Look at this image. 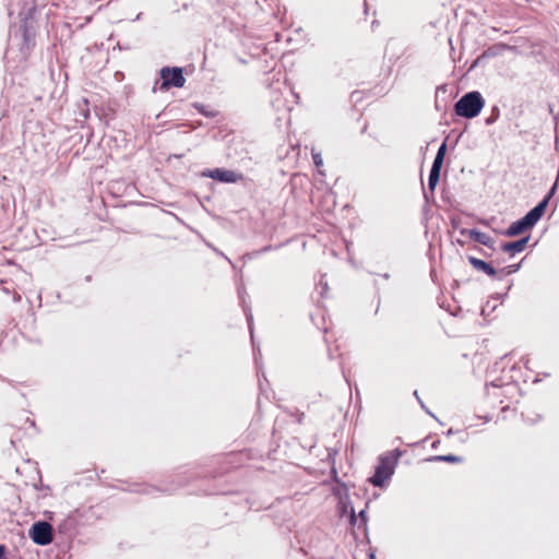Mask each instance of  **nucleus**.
Instances as JSON below:
<instances>
[{
	"label": "nucleus",
	"instance_id": "27",
	"mask_svg": "<svg viewBox=\"0 0 559 559\" xmlns=\"http://www.w3.org/2000/svg\"><path fill=\"white\" fill-rule=\"evenodd\" d=\"M331 474H332V478L337 483L340 484L342 487H344L346 489V485L345 483H342L338 477H337V471L335 468H332L331 471Z\"/></svg>",
	"mask_w": 559,
	"mask_h": 559
},
{
	"label": "nucleus",
	"instance_id": "26",
	"mask_svg": "<svg viewBox=\"0 0 559 559\" xmlns=\"http://www.w3.org/2000/svg\"><path fill=\"white\" fill-rule=\"evenodd\" d=\"M495 309H496V306H492L489 309V302H486V305L481 307V316L486 317L490 312H492Z\"/></svg>",
	"mask_w": 559,
	"mask_h": 559
},
{
	"label": "nucleus",
	"instance_id": "43",
	"mask_svg": "<svg viewBox=\"0 0 559 559\" xmlns=\"http://www.w3.org/2000/svg\"><path fill=\"white\" fill-rule=\"evenodd\" d=\"M456 242L460 245V246H464V241L461 240V239H457Z\"/></svg>",
	"mask_w": 559,
	"mask_h": 559
},
{
	"label": "nucleus",
	"instance_id": "20",
	"mask_svg": "<svg viewBox=\"0 0 559 559\" xmlns=\"http://www.w3.org/2000/svg\"><path fill=\"white\" fill-rule=\"evenodd\" d=\"M549 197H543V199L533 207V210L539 217L544 216L549 205Z\"/></svg>",
	"mask_w": 559,
	"mask_h": 559
},
{
	"label": "nucleus",
	"instance_id": "6",
	"mask_svg": "<svg viewBox=\"0 0 559 559\" xmlns=\"http://www.w3.org/2000/svg\"><path fill=\"white\" fill-rule=\"evenodd\" d=\"M202 176L223 183H236L243 177L241 173L218 167L213 169H205L202 173Z\"/></svg>",
	"mask_w": 559,
	"mask_h": 559
},
{
	"label": "nucleus",
	"instance_id": "21",
	"mask_svg": "<svg viewBox=\"0 0 559 559\" xmlns=\"http://www.w3.org/2000/svg\"><path fill=\"white\" fill-rule=\"evenodd\" d=\"M549 197H543V199L533 207V210L539 217L544 216L549 205Z\"/></svg>",
	"mask_w": 559,
	"mask_h": 559
},
{
	"label": "nucleus",
	"instance_id": "36",
	"mask_svg": "<svg viewBox=\"0 0 559 559\" xmlns=\"http://www.w3.org/2000/svg\"><path fill=\"white\" fill-rule=\"evenodd\" d=\"M376 551L374 550H370L369 554H368V559H376Z\"/></svg>",
	"mask_w": 559,
	"mask_h": 559
},
{
	"label": "nucleus",
	"instance_id": "8",
	"mask_svg": "<svg viewBox=\"0 0 559 559\" xmlns=\"http://www.w3.org/2000/svg\"><path fill=\"white\" fill-rule=\"evenodd\" d=\"M467 260L476 271L481 272L491 278L498 276V271L496 270L491 262H487L474 255H467Z\"/></svg>",
	"mask_w": 559,
	"mask_h": 559
},
{
	"label": "nucleus",
	"instance_id": "24",
	"mask_svg": "<svg viewBox=\"0 0 559 559\" xmlns=\"http://www.w3.org/2000/svg\"><path fill=\"white\" fill-rule=\"evenodd\" d=\"M311 155H312V162H313L314 166L318 169H320V167L323 166V159H322L321 153L314 152V150H312ZM319 173L323 174L321 170H319Z\"/></svg>",
	"mask_w": 559,
	"mask_h": 559
},
{
	"label": "nucleus",
	"instance_id": "15",
	"mask_svg": "<svg viewBox=\"0 0 559 559\" xmlns=\"http://www.w3.org/2000/svg\"><path fill=\"white\" fill-rule=\"evenodd\" d=\"M427 462H444V463H462L464 459L462 456L455 455V454H440V455H433L426 459Z\"/></svg>",
	"mask_w": 559,
	"mask_h": 559
},
{
	"label": "nucleus",
	"instance_id": "22",
	"mask_svg": "<svg viewBox=\"0 0 559 559\" xmlns=\"http://www.w3.org/2000/svg\"><path fill=\"white\" fill-rule=\"evenodd\" d=\"M193 106L199 111V114L203 115L206 118H214L217 116V111L209 110L207 107L203 104L195 103Z\"/></svg>",
	"mask_w": 559,
	"mask_h": 559
},
{
	"label": "nucleus",
	"instance_id": "17",
	"mask_svg": "<svg viewBox=\"0 0 559 559\" xmlns=\"http://www.w3.org/2000/svg\"><path fill=\"white\" fill-rule=\"evenodd\" d=\"M522 267V261L515 264H509L507 266H503L498 271L499 280H502L506 276H509L511 274H514L520 271Z\"/></svg>",
	"mask_w": 559,
	"mask_h": 559
},
{
	"label": "nucleus",
	"instance_id": "39",
	"mask_svg": "<svg viewBox=\"0 0 559 559\" xmlns=\"http://www.w3.org/2000/svg\"><path fill=\"white\" fill-rule=\"evenodd\" d=\"M358 95H359V92L355 91V92L352 93L350 97H352V99L357 100V96Z\"/></svg>",
	"mask_w": 559,
	"mask_h": 559
},
{
	"label": "nucleus",
	"instance_id": "11",
	"mask_svg": "<svg viewBox=\"0 0 559 559\" xmlns=\"http://www.w3.org/2000/svg\"><path fill=\"white\" fill-rule=\"evenodd\" d=\"M246 295H247V293L245 292V289H240V288L238 289L239 300H240L242 310H243L246 319H247L248 329H249L251 341H252V346L254 347L253 316H252L250 306L246 302Z\"/></svg>",
	"mask_w": 559,
	"mask_h": 559
},
{
	"label": "nucleus",
	"instance_id": "29",
	"mask_svg": "<svg viewBox=\"0 0 559 559\" xmlns=\"http://www.w3.org/2000/svg\"><path fill=\"white\" fill-rule=\"evenodd\" d=\"M556 190H557V183H554L551 186V188L549 189V191L544 197H549V201H550L551 198L554 197Z\"/></svg>",
	"mask_w": 559,
	"mask_h": 559
},
{
	"label": "nucleus",
	"instance_id": "35",
	"mask_svg": "<svg viewBox=\"0 0 559 559\" xmlns=\"http://www.w3.org/2000/svg\"><path fill=\"white\" fill-rule=\"evenodd\" d=\"M478 252H479L483 257H486V258L490 257V254H489L488 252H486V251H485L484 249H481V248H478Z\"/></svg>",
	"mask_w": 559,
	"mask_h": 559
},
{
	"label": "nucleus",
	"instance_id": "30",
	"mask_svg": "<svg viewBox=\"0 0 559 559\" xmlns=\"http://www.w3.org/2000/svg\"><path fill=\"white\" fill-rule=\"evenodd\" d=\"M272 249H273V246H271V245H270V246H265V247H263L262 249H260V250L255 251V252H254V254H255V255H259V254H261V253L269 252V251H271Z\"/></svg>",
	"mask_w": 559,
	"mask_h": 559
},
{
	"label": "nucleus",
	"instance_id": "5",
	"mask_svg": "<svg viewBox=\"0 0 559 559\" xmlns=\"http://www.w3.org/2000/svg\"><path fill=\"white\" fill-rule=\"evenodd\" d=\"M28 536L34 544L38 546H47L53 539V527L45 520L36 521L29 527Z\"/></svg>",
	"mask_w": 559,
	"mask_h": 559
},
{
	"label": "nucleus",
	"instance_id": "46",
	"mask_svg": "<svg viewBox=\"0 0 559 559\" xmlns=\"http://www.w3.org/2000/svg\"><path fill=\"white\" fill-rule=\"evenodd\" d=\"M452 225H453L454 227H456V222H455V221H452Z\"/></svg>",
	"mask_w": 559,
	"mask_h": 559
},
{
	"label": "nucleus",
	"instance_id": "14",
	"mask_svg": "<svg viewBox=\"0 0 559 559\" xmlns=\"http://www.w3.org/2000/svg\"><path fill=\"white\" fill-rule=\"evenodd\" d=\"M513 49L514 47L508 46L506 44H495L488 47L486 50L481 52V58L485 60L489 58H493L498 55H500L504 49Z\"/></svg>",
	"mask_w": 559,
	"mask_h": 559
},
{
	"label": "nucleus",
	"instance_id": "13",
	"mask_svg": "<svg viewBox=\"0 0 559 559\" xmlns=\"http://www.w3.org/2000/svg\"><path fill=\"white\" fill-rule=\"evenodd\" d=\"M531 230L530 227L526 225L524 219L521 217L514 222H512L507 229L501 231V235L506 237H516L519 235H522L526 231Z\"/></svg>",
	"mask_w": 559,
	"mask_h": 559
},
{
	"label": "nucleus",
	"instance_id": "34",
	"mask_svg": "<svg viewBox=\"0 0 559 559\" xmlns=\"http://www.w3.org/2000/svg\"><path fill=\"white\" fill-rule=\"evenodd\" d=\"M504 296H506V294H499V293H497V294H495V295L492 296V298H495V299H499V300H503Z\"/></svg>",
	"mask_w": 559,
	"mask_h": 559
},
{
	"label": "nucleus",
	"instance_id": "10",
	"mask_svg": "<svg viewBox=\"0 0 559 559\" xmlns=\"http://www.w3.org/2000/svg\"><path fill=\"white\" fill-rule=\"evenodd\" d=\"M369 504H370V500H368L366 502L365 508L362 510H360L358 514H356L355 509L352 506H350V511H349V523L352 525H356L357 521L359 519L360 523L358 525V528L362 527L365 530V532H367V530H368L367 509L369 508Z\"/></svg>",
	"mask_w": 559,
	"mask_h": 559
},
{
	"label": "nucleus",
	"instance_id": "1",
	"mask_svg": "<svg viewBox=\"0 0 559 559\" xmlns=\"http://www.w3.org/2000/svg\"><path fill=\"white\" fill-rule=\"evenodd\" d=\"M403 454L404 451L396 448L379 455L374 472L367 478V483L378 488H385L394 475L395 468Z\"/></svg>",
	"mask_w": 559,
	"mask_h": 559
},
{
	"label": "nucleus",
	"instance_id": "41",
	"mask_svg": "<svg viewBox=\"0 0 559 559\" xmlns=\"http://www.w3.org/2000/svg\"><path fill=\"white\" fill-rule=\"evenodd\" d=\"M439 443H440V441H439V440L433 441V442H432V444H431V447H432L433 449H437V447L439 445Z\"/></svg>",
	"mask_w": 559,
	"mask_h": 559
},
{
	"label": "nucleus",
	"instance_id": "44",
	"mask_svg": "<svg viewBox=\"0 0 559 559\" xmlns=\"http://www.w3.org/2000/svg\"><path fill=\"white\" fill-rule=\"evenodd\" d=\"M91 278H92V276H91V275H87V276L85 277V281H86V282H90V281H91Z\"/></svg>",
	"mask_w": 559,
	"mask_h": 559
},
{
	"label": "nucleus",
	"instance_id": "2",
	"mask_svg": "<svg viewBox=\"0 0 559 559\" xmlns=\"http://www.w3.org/2000/svg\"><path fill=\"white\" fill-rule=\"evenodd\" d=\"M200 477L199 474L183 471L177 472L168 477V480L162 486H154L147 484H139L135 485L134 488L129 489V491L141 493V495H153L154 492H160L166 495H171L178 489L185 487L190 483V480Z\"/></svg>",
	"mask_w": 559,
	"mask_h": 559
},
{
	"label": "nucleus",
	"instance_id": "33",
	"mask_svg": "<svg viewBox=\"0 0 559 559\" xmlns=\"http://www.w3.org/2000/svg\"><path fill=\"white\" fill-rule=\"evenodd\" d=\"M319 284L322 287L321 295H323V293L328 289V283H323L321 280Z\"/></svg>",
	"mask_w": 559,
	"mask_h": 559
},
{
	"label": "nucleus",
	"instance_id": "7",
	"mask_svg": "<svg viewBox=\"0 0 559 559\" xmlns=\"http://www.w3.org/2000/svg\"><path fill=\"white\" fill-rule=\"evenodd\" d=\"M530 240L531 235H526L514 241L502 242L500 245V250L513 257L523 252L526 249Z\"/></svg>",
	"mask_w": 559,
	"mask_h": 559
},
{
	"label": "nucleus",
	"instance_id": "32",
	"mask_svg": "<svg viewBox=\"0 0 559 559\" xmlns=\"http://www.w3.org/2000/svg\"><path fill=\"white\" fill-rule=\"evenodd\" d=\"M456 432H457V431H456V430H454L453 428H449V429L444 432V435H445L447 437H451V436H453V435H454V433H456Z\"/></svg>",
	"mask_w": 559,
	"mask_h": 559
},
{
	"label": "nucleus",
	"instance_id": "19",
	"mask_svg": "<svg viewBox=\"0 0 559 559\" xmlns=\"http://www.w3.org/2000/svg\"><path fill=\"white\" fill-rule=\"evenodd\" d=\"M499 117H500V108L497 105L491 106L489 115L485 118V124L486 126L493 124L495 122H497Z\"/></svg>",
	"mask_w": 559,
	"mask_h": 559
},
{
	"label": "nucleus",
	"instance_id": "42",
	"mask_svg": "<svg viewBox=\"0 0 559 559\" xmlns=\"http://www.w3.org/2000/svg\"><path fill=\"white\" fill-rule=\"evenodd\" d=\"M384 280H389L390 278V274L389 273H384L381 275Z\"/></svg>",
	"mask_w": 559,
	"mask_h": 559
},
{
	"label": "nucleus",
	"instance_id": "23",
	"mask_svg": "<svg viewBox=\"0 0 559 559\" xmlns=\"http://www.w3.org/2000/svg\"><path fill=\"white\" fill-rule=\"evenodd\" d=\"M413 395L416 397L417 402L419 403L420 407L426 412V414H428L433 419L439 421L438 417L426 406L425 402H423L417 390L414 391Z\"/></svg>",
	"mask_w": 559,
	"mask_h": 559
},
{
	"label": "nucleus",
	"instance_id": "9",
	"mask_svg": "<svg viewBox=\"0 0 559 559\" xmlns=\"http://www.w3.org/2000/svg\"><path fill=\"white\" fill-rule=\"evenodd\" d=\"M468 237L475 242L480 243L492 251L496 250V240L477 228H471Z\"/></svg>",
	"mask_w": 559,
	"mask_h": 559
},
{
	"label": "nucleus",
	"instance_id": "40",
	"mask_svg": "<svg viewBox=\"0 0 559 559\" xmlns=\"http://www.w3.org/2000/svg\"><path fill=\"white\" fill-rule=\"evenodd\" d=\"M502 262H503V259H496V260H493L491 263H492V264H500V263H502Z\"/></svg>",
	"mask_w": 559,
	"mask_h": 559
},
{
	"label": "nucleus",
	"instance_id": "38",
	"mask_svg": "<svg viewBox=\"0 0 559 559\" xmlns=\"http://www.w3.org/2000/svg\"><path fill=\"white\" fill-rule=\"evenodd\" d=\"M490 385H491V386H495V388H499V386H501V384H500L497 380L491 381V382H490Z\"/></svg>",
	"mask_w": 559,
	"mask_h": 559
},
{
	"label": "nucleus",
	"instance_id": "4",
	"mask_svg": "<svg viewBox=\"0 0 559 559\" xmlns=\"http://www.w3.org/2000/svg\"><path fill=\"white\" fill-rule=\"evenodd\" d=\"M159 90L169 91L170 88H180L186 84V78L183 75V69L181 67H163L159 70Z\"/></svg>",
	"mask_w": 559,
	"mask_h": 559
},
{
	"label": "nucleus",
	"instance_id": "28",
	"mask_svg": "<svg viewBox=\"0 0 559 559\" xmlns=\"http://www.w3.org/2000/svg\"><path fill=\"white\" fill-rule=\"evenodd\" d=\"M8 548L5 545L0 544V559H7Z\"/></svg>",
	"mask_w": 559,
	"mask_h": 559
},
{
	"label": "nucleus",
	"instance_id": "3",
	"mask_svg": "<svg viewBox=\"0 0 559 559\" xmlns=\"http://www.w3.org/2000/svg\"><path fill=\"white\" fill-rule=\"evenodd\" d=\"M485 105L486 100L479 91H469L456 100L453 110L457 117L474 119L479 116Z\"/></svg>",
	"mask_w": 559,
	"mask_h": 559
},
{
	"label": "nucleus",
	"instance_id": "37",
	"mask_svg": "<svg viewBox=\"0 0 559 559\" xmlns=\"http://www.w3.org/2000/svg\"><path fill=\"white\" fill-rule=\"evenodd\" d=\"M468 231H469V229L462 228V229L460 230V234H461L462 236H465V235H467V236H468Z\"/></svg>",
	"mask_w": 559,
	"mask_h": 559
},
{
	"label": "nucleus",
	"instance_id": "31",
	"mask_svg": "<svg viewBox=\"0 0 559 559\" xmlns=\"http://www.w3.org/2000/svg\"><path fill=\"white\" fill-rule=\"evenodd\" d=\"M22 27H23L24 37L26 38V36H27V17L24 20Z\"/></svg>",
	"mask_w": 559,
	"mask_h": 559
},
{
	"label": "nucleus",
	"instance_id": "18",
	"mask_svg": "<svg viewBox=\"0 0 559 559\" xmlns=\"http://www.w3.org/2000/svg\"><path fill=\"white\" fill-rule=\"evenodd\" d=\"M522 218L530 229H532L542 219L533 209H531Z\"/></svg>",
	"mask_w": 559,
	"mask_h": 559
},
{
	"label": "nucleus",
	"instance_id": "12",
	"mask_svg": "<svg viewBox=\"0 0 559 559\" xmlns=\"http://www.w3.org/2000/svg\"><path fill=\"white\" fill-rule=\"evenodd\" d=\"M440 174H441V168L435 167V166L430 167V171H429V176H428V186H427L428 191H426L424 189V198L427 202L429 201L428 192H430L431 197L433 198L435 190L440 181Z\"/></svg>",
	"mask_w": 559,
	"mask_h": 559
},
{
	"label": "nucleus",
	"instance_id": "45",
	"mask_svg": "<svg viewBox=\"0 0 559 559\" xmlns=\"http://www.w3.org/2000/svg\"><path fill=\"white\" fill-rule=\"evenodd\" d=\"M449 44H450V46H451V49L453 50L454 48H453V46H452V39H451V38H449Z\"/></svg>",
	"mask_w": 559,
	"mask_h": 559
},
{
	"label": "nucleus",
	"instance_id": "25",
	"mask_svg": "<svg viewBox=\"0 0 559 559\" xmlns=\"http://www.w3.org/2000/svg\"><path fill=\"white\" fill-rule=\"evenodd\" d=\"M485 61L484 58H481V53L472 61L471 66L468 67L467 69V73L472 72L473 70H475L479 64H481L483 62Z\"/></svg>",
	"mask_w": 559,
	"mask_h": 559
},
{
	"label": "nucleus",
	"instance_id": "16",
	"mask_svg": "<svg viewBox=\"0 0 559 559\" xmlns=\"http://www.w3.org/2000/svg\"><path fill=\"white\" fill-rule=\"evenodd\" d=\"M447 148H448V144H447V140H444L441 143V145L439 146L431 166L442 168Z\"/></svg>",
	"mask_w": 559,
	"mask_h": 559
}]
</instances>
